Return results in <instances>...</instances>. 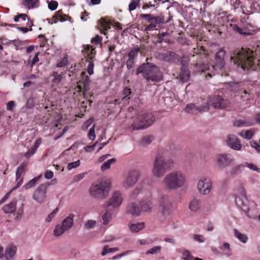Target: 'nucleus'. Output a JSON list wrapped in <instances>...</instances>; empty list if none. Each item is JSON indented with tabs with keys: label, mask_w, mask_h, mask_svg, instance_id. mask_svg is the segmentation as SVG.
Instances as JSON below:
<instances>
[{
	"label": "nucleus",
	"mask_w": 260,
	"mask_h": 260,
	"mask_svg": "<svg viewBox=\"0 0 260 260\" xmlns=\"http://www.w3.org/2000/svg\"><path fill=\"white\" fill-rule=\"evenodd\" d=\"M100 31L104 35L106 34V31L111 28V23L104 18H101L100 22Z\"/></svg>",
	"instance_id": "nucleus-30"
},
{
	"label": "nucleus",
	"mask_w": 260,
	"mask_h": 260,
	"mask_svg": "<svg viewBox=\"0 0 260 260\" xmlns=\"http://www.w3.org/2000/svg\"><path fill=\"white\" fill-rule=\"evenodd\" d=\"M119 249L117 247L110 248L108 245L104 247L103 251L102 252V255L104 256L107 253L110 252H114L118 251Z\"/></svg>",
	"instance_id": "nucleus-47"
},
{
	"label": "nucleus",
	"mask_w": 260,
	"mask_h": 260,
	"mask_svg": "<svg viewBox=\"0 0 260 260\" xmlns=\"http://www.w3.org/2000/svg\"><path fill=\"white\" fill-rule=\"evenodd\" d=\"M16 247L11 246L7 247L5 250V257L7 260H11L15 256L16 252Z\"/></svg>",
	"instance_id": "nucleus-32"
},
{
	"label": "nucleus",
	"mask_w": 260,
	"mask_h": 260,
	"mask_svg": "<svg viewBox=\"0 0 260 260\" xmlns=\"http://www.w3.org/2000/svg\"><path fill=\"white\" fill-rule=\"evenodd\" d=\"M197 186L200 193L208 194L212 189V182L209 179L202 178L199 181Z\"/></svg>",
	"instance_id": "nucleus-14"
},
{
	"label": "nucleus",
	"mask_w": 260,
	"mask_h": 260,
	"mask_svg": "<svg viewBox=\"0 0 260 260\" xmlns=\"http://www.w3.org/2000/svg\"><path fill=\"white\" fill-rule=\"evenodd\" d=\"M161 208L160 214L158 216V220L161 224L166 221L167 218L172 213L174 207L172 200L167 196H164L159 201Z\"/></svg>",
	"instance_id": "nucleus-6"
},
{
	"label": "nucleus",
	"mask_w": 260,
	"mask_h": 260,
	"mask_svg": "<svg viewBox=\"0 0 260 260\" xmlns=\"http://www.w3.org/2000/svg\"><path fill=\"white\" fill-rule=\"evenodd\" d=\"M26 41H21L19 39H14L10 41V44L15 47L16 50L22 51L26 48Z\"/></svg>",
	"instance_id": "nucleus-26"
},
{
	"label": "nucleus",
	"mask_w": 260,
	"mask_h": 260,
	"mask_svg": "<svg viewBox=\"0 0 260 260\" xmlns=\"http://www.w3.org/2000/svg\"><path fill=\"white\" fill-rule=\"evenodd\" d=\"M207 104L208 107L211 106L216 109H225L229 107L231 105L228 100L224 99L219 95H214L210 97Z\"/></svg>",
	"instance_id": "nucleus-9"
},
{
	"label": "nucleus",
	"mask_w": 260,
	"mask_h": 260,
	"mask_svg": "<svg viewBox=\"0 0 260 260\" xmlns=\"http://www.w3.org/2000/svg\"><path fill=\"white\" fill-rule=\"evenodd\" d=\"M179 56L174 52L166 51L160 53L157 55V58L162 61L175 63L178 60Z\"/></svg>",
	"instance_id": "nucleus-15"
},
{
	"label": "nucleus",
	"mask_w": 260,
	"mask_h": 260,
	"mask_svg": "<svg viewBox=\"0 0 260 260\" xmlns=\"http://www.w3.org/2000/svg\"><path fill=\"white\" fill-rule=\"evenodd\" d=\"M27 166V162H23L20 164L16 172V178L17 182L16 186L13 189H16L20 187L23 182V177L21 175H24L25 174V169Z\"/></svg>",
	"instance_id": "nucleus-18"
},
{
	"label": "nucleus",
	"mask_w": 260,
	"mask_h": 260,
	"mask_svg": "<svg viewBox=\"0 0 260 260\" xmlns=\"http://www.w3.org/2000/svg\"><path fill=\"white\" fill-rule=\"evenodd\" d=\"M93 67L94 63L93 62V59L90 60L89 61V63L87 66V72L90 75L93 74Z\"/></svg>",
	"instance_id": "nucleus-62"
},
{
	"label": "nucleus",
	"mask_w": 260,
	"mask_h": 260,
	"mask_svg": "<svg viewBox=\"0 0 260 260\" xmlns=\"http://www.w3.org/2000/svg\"><path fill=\"white\" fill-rule=\"evenodd\" d=\"M184 259L185 260H193L194 257L192 255L189 251L186 250L183 253Z\"/></svg>",
	"instance_id": "nucleus-55"
},
{
	"label": "nucleus",
	"mask_w": 260,
	"mask_h": 260,
	"mask_svg": "<svg viewBox=\"0 0 260 260\" xmlns=\"http://www.w3.org/2000/svg\"><path fill=\"white\" fill-rule=\"evenodd\" d=\"M132 93L131 89L128 87L126 86L124 88L122 94L124 95L123 98H122V100H124L126 98H127L129 95H130Z\"/></svg>",
	"instance_id": "nucleus-60"
},
{
	"label": "nucleus",
	"mask_w": 260,
	"mask_h": 260,
	"mask_svg": "<svg viewBox=\"0 0 260 260\" xmlns=\"http://www.w3.org/2000/svg\"><path fill=\"white\" fill-rule=\"evenodd\" d=\"M87 173H81L75 175L73 178L74 181L75 182H79L84 177L85 175Z\"/></svg>",
	"instance_id": "nucleus-64"
},
{
	"label": "nucleus",
	"mask_w": 260,
	"mask_h": 260,
	"mask_svg": "<svg viewBox=\"0 0 260 260\" xmlns=\"http://www.w3.org/2000/svg\"><path fill=\"white\" fill-rule=\"evenodd\" d=\"M50 185L49 182L40 184L33 193V199L39 203H43L46 198L47 188Z\"/></svg>",
	"instance_id": "nucleus-10"
},
{
	"label": "nucleus",
	"mask_w": 260,
	"mask_h": 260,
	"mask_svg": "<svg viewBox=\"0 0 260 260\" xmlns=\"http://www.w3.org/2000/svg\"><path fill=\"white\" fill-rule=\"evenodd\" d=\"M140 176L139 171L133 169L129 170L125 175L122 184L125 187H130L134 186L138 181Z\"/></svg>",
	"instance_id": "nucleus-11"
},
{
	"label": "nucleus",
	"mask_w": 260,
	"mask_h": 260,
	"mask_svg": "<svg viewBox=\"0 0 260 260\" xmlns=\"http://www.w3.org/2000/svg\"><path fill=\"white\" fill-rule=\"evenodd\" d=\"M169 36V33L168 32H162L158 34L156 37V42L161 43L163 42L167 43H170V40L168 38Z\"/></svg>",
	"instance_id": "nucleus-36"
},
{
	"label": "nucleus",
	"mask_w": 260,
	"mask_h": 260,
	"mask_svg": "<svg viewBox=\"0 0 260 260\" xmlns=\"http://www.w3.org/2000/svg\"><path fill=\"white\" fill-rule=\"evenodd\" d=\"M208 110V106L206 105L201 107H197L194 104H188L185 109V112L190 113H193L194 111H198V112H205Z\"/></svg>",
	"instance_id": "nucleus-23"
},
{
	"label": "nucleus",
	"mask_w": 260,
	"mask_h": 260,
	"mask_svg": "<svg viewBox=\"0 0 260 260\" xmlns=\"http://www.w3.org/2000/svg\"><path fill=\"white\" fill-rule=\"evenodd\" d=\"M140 52V48L138 47L133 48L128 53L129 58L136 59L138 56V53Z\"/></svg>",
	"instance_id": "nucleus-45"
},
{
	"label": "nucleus",
	"mask_w": 260,
	"mask_h": 260,
	"mask_svg": "<svg viewBox=\"0 0 260 260\" xmlns=\"http://www.w3.org/2000/svg\"><path fill=\"white\" fill-rule=\"evenodd\" d=\"M80 164V161L79 160L76 161L70 162L68 164V169L69 170H71L72 169L77 168V167L79 166Z\"/></svg>",
	"instance_id": "nucleus-59"
},
{
	"label": "nucleus",
	"mask_w": 260,
	"mask_h": 260,
	"mask_svg": "<svg viewBox=\"0 0 260 260\" xmlns=\"http://www.w3.org/2000/svg\"><path fill=\"white\" fill-rule=\"evenodd\" d=\"M74 217V215L72 213H70L63 220L61 224L63 226L64 229L66 230V231L69 230L72 227L73 225Z\"/></svg>",
	"instance_id": "nucleus-25"
},
{
	"label": "nucleus",
	"mask_w": 260,
	"mask_h": 260,
	"mask_svg": "<svg viewBox=\"0 0 260 260\" xmlns=\"http://www.w3.org/2000/svg\"><path fill=\"white\" fill-rule=\"evenodd\" d=\"M153 140V137L151 135H147L144 137L140 142V145L145 146L150 144Z\"/></svg>",
	"instance_id": "nucleus-40"
},
{
	"label": "nucleus",
	"mask_w": 260,
	"mask_h": 260,
	"mask_svg": "<svg viewBox=\"0 0 260 260\" xmlns=\"http://www.w3.org/2000/svg\"><path fill=\"white\" fill-rule=\"evenodd\" d=\"M140 17L149 23L145 27V31H151L157 29L158 27L162 24L167 22L166 21L163 16H154L151 14H141Z\"/></svg>",
	"instance_id": "nucleus-7"
},
{
	"label": "nucleus",
	"mask_w": 260,
	"mask_h": 260,
	"mask_svg": "<svg viewBox=\"0 0 260 260\" xmlns=\"http://www.w3.org/2000/svg\"><path fill=\"white\" fill-rule=\"evenodd\" d=\"M234 232L235 236L237 237L240 241L244 243H245L247 242L248 238L246 235L241 233L236 229H234Z\"/></svg>",
	"instance_id": "nucleus-41"
},
{
	"label": "nucleus",
	"mask_w": 260,
	"mask_h": 260,
	"mask_svg": "<svg viewBox=\"0 0 260 260\" xmlns=\"http://www.w3.org/2000/svg\"><path fill=\"white\" fill-rule=\"evenodd\" d=\"M42 177L41 175H40L30 180L27 183H26L24 187L26 189H29L32 187H34L39 179Z\"/></svg>",
	"instance_id": "nucleus-43"
},
{
	"label": "nucleus",
	"mask_w": 260,
	"mask_h": 260,
	"mask_svg": "<svg viewBox=\"0 0 260 260\" xmlns=\"http://www.w3.org/2000/svg\"><path fill=\"white\" fill-rule=\"evenodd\" d=\"M110 189V184L106 181L93 184L90 189V194L95 198L104 199L107 197Z\"/></svg>",
	"instance_id": "nucleus-8"
},
{
	"label": "nucleus",
	"mask_w": 260,
	"mask_h": 260,
	"mask_svg": "<svg viewBox=\"0 0 260 260\" xmlns=\"http://www.w3.org/2000/svg\"><path fill=\"white\" fill-rule=\"evenodd\" d=\"M22 4L28 9L37 8L40 5L39 0H23Z\"/></svg>",
	"instance_id": "nucleus-31"
},
{
	"label": "nucleus",
	"mask_w": 260,
	"mask_h": 260,
	"mask_svg": "<svg viewBox=\"0 0 260 260\" xmlns=\"http://www.w3.org/2000/svg\"><path fill=\"white\" fill-rule=\"evenodd\" d=\"M192 53H190L189 55H192L194 57L196 55H199L201 59H203L207 57L208 56V51L205 50L203 46H200L198 44L196 48H193L192 50Z\"/></svg>",
	"instance_id": "nucleus-19"
},
{
	"label": "nucleus",
	"mask_w": 260,
	"mask_h": 260,
	"mask_svg": "<svg viewBox=\"0 0 260 260\" xmlns=\"http://www.w3.org/2000/svg\"><path fill=\"white\" fill-rule=\"evenodd\" d=\"M58 5L57 2L51 0L48 3V8L51 11H54L57 9Z\"/></svg>",
	"instance_id": "nucleus-53"
},
{
	"label": "nucleus",
	"mask_w": 260,
	"mask_h": 260,
	"mask_svg": "<svg viewBox=\"0 0 260 260\" xmlns=\"http://www.w3.org/2000/svg\"><path fill=\"white\" fill-rule=\"evenodd\" d=\"M123 200L121 193L119 191H116L113 193L112 197L108 201L107 206L118 208L122 204Z\"/></svg>",
	"instance_id": "nucleus-16"
},
{
	"label": "nucleus",
	"mask_w": 260,
	"mask_h": 260,
	"mask_svg": "<svg viewBox=\"0 0 260 260\" xmlns=\"http://www.w3.org/2000/svg\"><path fill=\"white\" fill-rule=\"evenodd\" d=\"M233 26V30L236 32H238L239 34L243 35L244 36H248L251 34L250 32H248V30L245 28H243L240 27L238 25L234 24L232 25Z\"/></svg>",
	"instance_id": "nucleus-39"
},
{
	"label": "nucleus",
	"mask_w": 260,
	"mask_h": 260,
	"mask_svg": "<svg viewBox=\"0 0 260 260\" xmlns=\"http://www.w3.org/2000/svg\"><path fill=\"white\" fill-rule=\"evenodd\" d=\"M139 1L138 0H132L128 6V10L129 11L135 10L139 5Z\"/></svg>",
	"instance_id": "nucleus-51"
},
{
	"label": "nucleus",
	"mask_w": 260,
	"mask_h": 260,
	"mask_svg": "<svg viewBox=\"0 0 260 260\" xmlns=\"http://www.w3.org/2000/svg\"><path fill=\"white\" fill-rule=\"evenodd\" d=\"M155 121L152 113H145L139 115L132 124L133 130L145 129L151 126Z\"/></svg>",
	"instance_id": "nucleus-5"
},
{
	"label": "nucleus",
	"mask_w": 260,
	"mask_h": 260,
	"mask_svg": "<svg viewBox=\"0 0 260 260\" xmlns=\"http://www.w3.org/2000/svg\"><path fill=\"white\" fill-rule=\"evenodd\" d=\"M202 206V201L197 198H194L189 204V208L192 212H197Z\"/></svg>",
	"instance_id": "nucleus-29"
},
{
	"label": "nucleus",
	"mask_w": 260,
	"mask_h": 260,
	"mask_svg": "<svg viewBox=\"0 0 260 260\" xmlns=\"http://www.w3.org/2000/svg\"><path fill=\"white\" fill-rule=\"evenodd\" d=\"M231 154H218L215 158L216 162L220 168H224L230 165L233 161Z\"/></svg>",
	"instance_id": "nucleus-17"
},
{
	"label": "nucleus",
	"mask_w": 260,
	"mask_h": 260,
	"mask_svg": "<svg viewBox=\"0 0 260 260\" xmlns=\"http://www.w3.org/2000/svg\"><path fill=\"white\" fill-rule=\"evenodd\" d=\"M17 201L14 200L9 204L4 205L2 208V210L6 214L13 213L16 209Z\"/></svg>",
	"instance_id": "nucleus-24"
},
{
	"label": "nucleus",
	"mask_w": 260,
	"mask_h": 260,
	"mask_svg": "<svg viewBox=\"0 0 260 260\" xmlns=\"http://www.w3.org/2000/svg\"><path fill=\"white\" fill-rule=\"evenodd\" d=\"M92 102V101L90 100H86L85 101H83L80 104V108L84 110V111L85 112L86 110V109L87 108V105H88L89 106H90Z\"/></svg>",
	"instance_id": "nucleus-54"
},
{
	"label": "nucleus",
	"mask_w": 260,
	"mask_h": 260,
	"mask_svg": "<svg viewBox=\"0 0 260 260\" xmlns=\"http://www.w3.org/2000/svg\"><path fill=\"white\" fill-rule=\"evenodd\" d=\"M103 223L104 224H108L111 219L112 215L109 211H106L105 213L102 215Z\"/></svg>",
	"instance_id": "nucleus-44"
},
{
	"label": "nucleus",
	"mask_w": 260,
	"mask_h": 260,
	"mask_svg": "<svg viewBox=\"0 0 260 260\" xmlns=\"http://www.w3.org/2000/svg\"><path fill=\"white\" fill-rule=\"evenodd\" d=\"M140 205L141 206L142 210L143 211H148L151 210L152 202L149 199L144 200L140 202Z\"/></svg>",
	"instance_id": "nucleus-35"
},
{
	"label": "nucleus",
	"mask_w": 260,
	"mask_h": 260,
	"mask_svg": "<svg viewBox=\"0 0 260 260\" xmlns=\"http://www.w3.org/2000/svg\"><path fill=\"white\" fill-rule=\"evenodd\" d=\"M65 231H66V230L64 229L63 226L59 223L55 226L53 233L55 236L59 237L62 235Z\"/></svg>",
	"instance_id": "nucleus-38"
},
{
	"label": "nucleus",
	"mask_w": 260,
	"mask_h": 260,
	"mask_svg": "<svg viewBox=\"0 0 260 260\" xmlns=\"http://www.w3.org/2000/svg\"><path fill=\"white\" fill-rule=\"evenodd\" d=\"M225 51L223 48H221L215 54V62L217 67L220 68L224 67L225 64L224 57Z\"/></svg>",
	"instance_id": "nucleus-20"
},
{
	"label": "nucleus",
	"mask_w": 260,
	"mask_h": 260,
	"mask_svg": "<svg viewBox=\"0 0 260 260\" xmlns=\"http://www.w3.org/2000/svg\"><path fill=\"white\" fill-rule=\"evenodd\" d=\"M230 147L233 149H235L236 150H239L241 148V144H240V140L238 141V142H234V143H232L231 145H229Z\"/></svg>",
	"instance_id": "nucleus-63"
},
{
	"label": "nucleus",
	"mask_w": 260,
	"mask_h": 260,
	"mask_svg": "<svg viewBox=\"0 0 260 260\" xmlns=\"http://www.w3.org/2000/svg\"><path fill=\"white\" fill-rule=\"evenodd\" d=\"M90 81L86 73L83 72L81 73V79L77 82V92H83L84 96L85 97L86 92L89 89Z\"/></svg>",
	"instance_id": "nucleus-12"
},
{
	"label": "nucleus",
	"mask_w": 260,
	"mask_h": 260,
	"mask_svg": "<svg viewBox=\"0 0 260 260\" xmlns=\"http://www.w3.org/2000/svg\"><path fill=\"white\" fill-rule=\"evenodd\" d=\"M161 247L159 246H156L150 248L146 252V254H154L159 253L161 250Z\"/></svg>",
	"instance_id": "nucleus-48"
},
{
	"label": "nucleus",
	"mask_w": 260,
	"mask_h": 260,
	"mask_svg": "<svg viewBox=\"0 0 260 260\" xmlns=\"http://www.w3.org/2000/svg\"><path fill=\"white\" fill-rule=\"evenodd\" d=\"M197 72H204L209 70L210 65L208 63H201L200 61L194 64Z\"/></svg>",
	"instance_id": "nucleus-33"
},
{
	"label": "nucleus",
	"mask_w": 260,
	"mask_h": 260,
	"mask_svg": "<svg viewBox=\"0 0 260 260\" xmlns=\"http://www.w3.org/2000/svg\"><path fill=\"white\" fill-rule=\"evenodd\" d=\"M83 52L84 57L88 60H92L96 54L95 48L90 45H85Z\"/></svg>",
	"instance_id": "nucleus-21"
},
{
	"label": "nucleus",
	"mask_w": 260,
	"mask_h": 260,
	"mask_svg": "<svg viewBox=\"0 0 260 260\" xmlns=\"http://www.w3.org/2000/svg\"><path fill=\"white\" fill-rule=\"evenodd\" d=\"M163 183L167 188L171 190H175L185 185L186 177L180 171H173L168 173L165 177Z\"/></svg>",
	"instance_id": "nucleus-3"
},
{
	"label": "nucleus",
	"mask_w": 260,
	"mask_h": 260,
	"mask_svg": "<svg viewBox=\"0 0 260 260\" xmlns=\"http://www.w3.org/2000/svg\"><path fill=\"white\" fill-rule=\"evenodd\" d=\"M190 78V72L185 69H181L178 77L179 79L182 82H187Z\"/></svg>",
	"instance_id": "nucleus-34"
},
{
	"label": "nucleus",
	"mask_w": 260,
	"mask_h": 260,
	"mask_svg": "<svg viewBox=\"0 0 260 260\" xmlns=\"http://www.w3.org/2000/svg\"><path fill=\"white\" fill-rule=\"evenodd\" d=\"M142 74L147 82H159L162 80V74L158 68L151 63L141 64L137 69V74Z\"/></svg>",
	"instance_id": "nucleus-2"
},
{
	"label": "nucleus",
	"mask_w": 260,
	"mask_h": 260,
	"mask_svg": "<svg viewBox=\"0 0 260 260\" xmlns=\"http://www.w3.org/2000/svg\"><path fill=\"white\" fill-rule=\"evenodd\" d=\"M88 137L91 140H93L95 138L94 125L90 128L88 134Z\"/></svg>",
	"instance_id": "nucleus-58"
},
{
	"label": "nucleus",
	"mask_w": 260,
	"mask_h": 260,
	"mask_svg": "<svg viewBox=\"0 0 260 260\" xmlns=\"http://www.w3.org/2000/svg\"><path fill=\"white\" fill-rule=\"evenodd\" d=\"M240 135L245 139H250L252 137L253 133L252 131L249 130L244 133H242Z\"/></svg>",
	"instance_id": "nucleus-57"
},
{
	"label": "nucleus",
	"mask_w": 260,
	"mask_h": 260,
	"mask_svg": "<svg viewBox=\"0 0 260 260\" xmlns=\"http://www.w3.org/2000/svg\"><path fill=\"white\" fill-rule=\"evenodd\" d=\"M127 212L133 215L138 216L141 210L137 204L135 203H131L127 207Z\"/></svg>",
	"instance_id": "nucleus-27"
},
{
	"label": "nucleus",
	"mask_w": 260,
	"mask_h": 260,
	"mask_svg": "<svg viewBox=\"0 0 260 260\" xmlns=\"http://www.w3.org/2000/svg\"><path fill=\"white\" fill-rule=\"evenodd\" d=\"M20 19L25 21L27 19V22L26 24V27L29 29L32 28L34 25V21L30 19L29 17L26 14H19L14 17V20L15 22H20Z\"/></svg>",
	"instance_id": "nucleus-22"
},
{
	"label": "nucleus",
	"mask_w": 260,
	"mask_h": 260,
	"mask_svg": "<svg viewBox=\"0 0 260 260\" xmlns=\"http://www.w3.org/2000/svg\"><path fill=\"white\" fill-rule=\"evenodd\" d=\"M116 159L114 158L110 159L105 161L101 166V169L102 171H104L106 170L110 169L111 165L116 162Z\"/></svg>",
	"instance_id": "nucleus-42"
},
{
	"label": "nucleus",
	"mask_w": 260,
	"mask_h": 260,
	"mask_svg": "<svg viewBox=\"0 0 260 260\" xmlns=\"http://www.w3.org/2000/svg\"><path fill=\"white\" fill-rule=\"evenodd\" d=\"M35 106V100L32 97L29 98L26 103V107L27 108L31 109Z\"/></svg>",
	"instance_id": "nucleus-61"
},
{
	"label": "nucleus",
	"mask_w": 260,
	"mask_h": 260,
	"mask_svg": "<svg viewBox=\"0 0 260 260\" xmlns=\"http://www.w3.org/2000/svg\"><path fill=\"white\" fill-rule=\"evenodd\" d=\"M128 226L132 232L137 233L144 228V223L143 222L129 223Z\"/></svg>",
	"instance_id": "nucleus-37"
},
{
	"label": "nucleus",
	"mask_w": 260,
	"mask_h": 260,
	"mask_svg": "<svg viewBox=\"0 0 260 260\" xmlns=\"http://www.w3.org/2000/svg\"><path fill=\"white\" fill-rule=\"evenodd\" d=\"M173 159H166L163 156L157 155L153 162L152 174L157 178L163 176L166 172L173 167Z\"/></svg>",
	"instance_id": "nucleus-4"
},
{
	"label": "nucleus",
	"mask_w": 260,
	"mask_h": 260,
	"mask_svg": "<svg viewBox=\"0 0 260 260\" xmlns=\"http://www.w3.org/2000/svg\"><path fill=\"white\" fill-rule=\"evenodd\" d=\"M240 189L241 194L235 198V203L239 208L246 212L248 210V201L246 197L245 190L242 187Z\"/></svg>",
	"instance_id": "nucleus-13"
},
{
	"label": "nucleus",
	"mask_w": 260,
	"mask_h": 260,
	"mask_svg": "<svg viewBox=\"0 0 260 260\" xmlns=\"http://www.w3.org/2000/svg\"><path fill=\"white\" fill-rule=\"evenodd\" d=\"M238 141H239V140L236 136L229 135L228 137V139L226 141L228 145L229 146L231 145L232 143H234V142H238Z\"/></svg>",
	"instance_id": "nucleus-50"
},
{
	"label": "nucleus",
	"mask_w": 260,
	"mask_h": 260,
	"mask_svg": "<svg viewBox=\"0 0 260 260\" xmlns=\"http://www.w3.org/2000/svg\"><path fill=\"white\" fill-rule=\"evenodd\" d=\"M69 18H71V17L67 15L63 14L62 11L60 10L55 13L52 17V20L53 21V23H55L58 20H60L61 22L65 21L67 20Z\"/></svg>",
	"instance_id": "nucleus-28"
},
{
	"label": "nucleus",
	"mask_w": 260,
	"mask_h": 260,
	"mask_svg": "<svg viewBox=\"0 0 260 260\" xmlns=\"http://www.w3.org/2000/svg\"><path fill=\"white\" fill-rule=\"evenodd\" d=\"M96 222L94 220H88L84 224V228L86 230H89L94 228Z\"/></svg>",
	"instance_id": "nucleus-49"
},
{
	"label": "nucleus",
	"mask_w": 260,
	"mask_h": 260,
	"mask_svg": "<svg viewBox=\"0 0 260 260\" xmlns=\"http://www.w3.org/2000/svg\"><path fill=\"white\" fill-rule=\"evenodd\" d=\"M103 37L98 35H96L91 40V43L94 45H98L102 42Z\"/></svg>",
	"instance_id": "nucleus-52"
},
{
	"label": "nucleus",
	"mask_w": 260,
	"mask_h": 260,
	"mask_svg": "<svg viewBox=\"0 0 260 260\" xmlns=\"http://www.w3.org/2000/svg\"><path fill=\"white\" fill-rule=\"evenodd\" d=\"M58 208L57 207L50 214H49V215L46 219V221L47 222H50L52 220V219L54 217V216H55L56 214L58 212Z\"/></svg>",
	"instance_id": "nucleus-56"
},
{
	"label": "nucleus",
	"mask_w": 260,
	"mask_h": 260,
	"mask_svg": "<svg viewBox=\"0 0 260 260\" xmlns=\"http://www.w3.org/2000/svg\"><path fill=\"white\" fill-rule=\"evenodd\" d=\"M142 188L141 186H138L135 189L132 191L131 194V198L133 200L136 199L138 196L142 193Z\"/></svg>",
	"instance_id": "nucleus-46"
},
{
	"label": "nucleus",
	"mask_w": 260,
	"mask_h": 260,
	"mask_svg": "<svg viewBox=\"0 0 260 260\" xmlns=\"http://www.w3.org/2000/svg\"><path fill=\"white\" fill-rule=\"evenodd\" d=\"M231 60L244 70L260 69V47H257L254 51L248 48L236 49L231 54Z\"/></svg>",
	"instance_id": "nucleus-1"
}]
</instances>
